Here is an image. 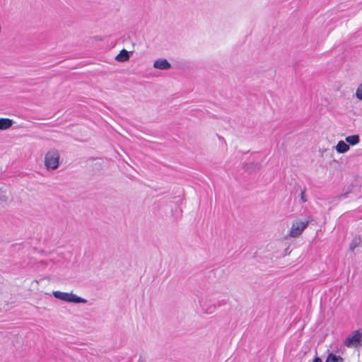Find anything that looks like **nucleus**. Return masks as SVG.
<instances>
[{
    "label": "nucleus",
    "instance_id": "1",
    "mask_svg": "<svg viewBox=\"0 0 362 362\" xmlns=\"http://www.w3.org/2000/svg\"><path fill=\"white\" fill-rule=\"evenodd\" d=\"M54 298L68 303H86L87 300L72 293L62 292L59 291H53Z\"/></svg>",
    "mask_w": 362,
    "mask_h": 362
},
{
    "label": "nucleus",
    "instance_id": "2",
    "mask_svg": "<svg viewBox=\"0 0 362 362\" xmlns=\"http://www.w3.org/2000/svg\"><path fill=\"white\" fill-rule=\"evenodd\" d=\"M59 163V153L56 149L47 151L45 157V165L49 170H55Z\"/></svg>",
    "mask_w": 362,
    "mask_h": 362
},
{
    "label": "nucleus",
    "instance_id": "3",
    "mask_svg": "<svg viewBox=\"0 0 362 362\" xmlns=\"http://www.w3.org/2000/svg\"><path fill=\"white\" fill-rule=\"evenodd\" d=\"M344 345L346 347H357L362 346V333L359 330L354 331L344 341Z\"/></svg>",
    "mask_w": 362,
    "mask_h": 362
},
{
    "label": "nucleus",
    "instance_id": "4",
    "mask_svg": "<svg viewBox=\"0 0 362 362\" xmlns=\"http://www.w3.org/2000/svg\"><path fill=\"white\" fill-rule=\"evenodd\" d=\"M308 221H296L293 223L291 228L289 235L292 238H297L301 235L302 232L307 227Z\"/></svg>",
    "mask_w": 362,
    "mask_h": 362
},
{
    "label": "nucleus",
    "instance_id": "5",
    "mask_svg": "<svg viewBox=\"0 0 362 362\" xmlns=\"http://www.w3.org/2000/svg\"><path fill=\"white\" fill-rule=\"evenodd\" d=\"M153 67L160 70H168L171 68V64L165 59H158L154 62Z\"/></svg>",
    "mask_w": 362,
    "mask_h": 362
},
{
    "label": "nucleus",
    "instance_id": "6",
    "mask_svg": "<svg viewBox=\"0 0 362 362\" xmlns=\"http://www.w3.org/2000/svg\"><path fill=\"white\" fill-rule=\"evenodd\" d=\"M115 59L119 62H124L129 59V52L125 49H122L119 53L116 56Z\"/></svg>",
    "mask_w": 362,
    "mask_h": 362
},
{
    "label": "nucleus",
    "instance_id": "7",
    "mask_svg": "<svg viewBox=\"0 0 362 362\" xmlns=\"http://www.w3.org/2000/svg\"><path fill=\"white\" fill-rule=\"evenodd\" d=\"M349 149V146L343 141H339L336 146V150L339 153H344Z\"/></svg>",
    "mask_w": 362,
    "mask_h": 362
},
{
    "label": "nucleus",
    "instance_id": "8",
    "mask_svg": "<svg viewBox=\"0 0 362 362\" xmlns=\"http://www.w3.org/2000/svg\"><path fill=\"white\" fill-rule=\"evenodd\" d=\"M13 124V120L8 118L0 119V129L4 130L8 129Z\"/></svg>",
    "mask_w": 362,
    "mask_h": 362
},
{
    "label": "nucleus",
    "instance_id": "9",
    "mask_svg": "<svg viewBox=\"0 0 362 362\" xmlns=\"http://www.w3.org/2000/svg\"><path fill=\"white\" fill-rule=\"evenodd\" d=\"M345 140H346V143H348L349 144H350L351 146H354L359 143L360 137L358 135L354 134V135H351V136H346Z\"/></svg>",
    "mask_w": 362,
    "mask_h": 362
},
{
    "label": "nucleus",
    "instance_id": "10",
    "mask_svg": "<svg viewBox=\"0 0 362 362\" xmlns=\"http://www.w3.org/2000/svg\"><path fill=\"white\" fill-rule=\"evenodd\" d=\"M325 362H344V359L340 356L330 353L328 354Z\"/></svg>",
    "mask_w": 362,
    "mask_h": 362
},
{
    "label": "nucleus",
    "instance_id": "11",
    "mask_svg": "<svg viewBox=\"0 0 362 362\" xmlns=\"http://www.w3.org/2000/svg\"><path fill=\"white\" fill-rule=\"evenodd\" d=\"M361 243V239L360 238V236H355L351 243H350V245H349V249L351 251H354L355 250V248H356L358 246H359V245Z\"/></svg>",
    "mask_w": 362,
    "mask_h": 362
},
{
    "label": "nucleus",
    "instance_id": "12",
    "mask_svg": "<svg viewBox=\"0 0 362 362\" xmlns=\"http://www.w3.org/2000/svg\"><path fill=\"white\" fill-rule=\"evenodd\" d=\"M356 97L362 100V83L360 84L356 89Z\"/></svg>",
    "mask_w": 362,
    "mask_h": 362
},
{
    "label": "nucleus",
    "instance_id": "13",
    "mask_svg": "<svg viewBox=\"0 0 362 362\" xmlns=\"http://www.w3.org/2000/svg\"><path fill=\"white\" fill-rule=\"evenodd\" d=\"M8 199V197L6 196L5 191H1L0 192V204L6 202Z\"/></svg>",
    "mask_w": 362,
    "mask_h": 362
},
{
    "label": "nucleus",
    "instance_id": "14",
    "mask_svg": "<svg viewBox=\"0 0 362 362\" xmlns=\"http://www.w3.org/2000/svg\"><path fill=\"white\" fill-rule=\"evenodd\" d=\"M305 190H306V189L304 188L303 189L301 190V192H300V200L303 203H305L308 201L307 196L305 194Z\"/></svg>",
    "mask_w": 362,
    "mask_h": 362
},
{
    "label": "nucleus",
    "instance_id": "15",
    "mask_svg": "<svg viewBox=\"0 0 362 362\" xmlns=\"http://www.w3.org/2000/svg\"><path fill=\"white\" fill-rule=\"evenodd\" d=\"M313 362H322V360L319 357H315Z\"/></svg>",
    "mask_w": 362,
    "mask_h": 362
},
{
    "label": "nucleus",
    "instance_id": "16",
    "mask_svg": "<svg viewBox=\"0 0 362 362\" xmlns=\"http://www.w3.org/2000/svg\"><path fill=\"white\" fill-rule=\"evenodd\" d=\"M139 362H144V360L140 356Z\"/></svg>",
    "mask_w": 362,
    "mask_h": 362
},
{
    "label": "nucleus",
    "instance_id": "17",
    "mask_svg": "<svg viewBox=\"0 0 362 362\" xmlns=\"http://www.w3.org/2000/svg\"><path fill=\"white\" fill-rule=\"evenodd\" d=\"M212 312H213L212 310H206L207 313H211Z\"/></svg>",
    "mask_w": 362,
    "mask_h": 362
},
{
    "label": "nucleus",
    "instance_id": "18",
    "mask_svg": "<svg viewBox=\"0 0 362 362\" xmlns=\"http://www.w3.org/2000/svg\"><path fill=\"white\" fill-rule=\"evenodd\" d=\"M1 191H3V190L0 188V192H1Z\"/></svg>",
    "mask_w": 362,
    "mask_h": 362
}]
</instances>
